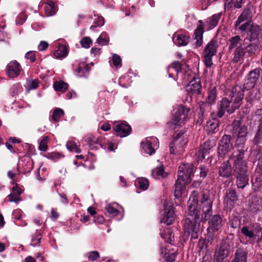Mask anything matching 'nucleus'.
Listing matches in <instances>:
<instances>
[{"instance_id":"nucleus-1","label":"nucleus","mask_w":262,"mask_h":262,"mask_svg":"<svg viewBox=\"0 0 262 262\" xmlns=\"http://www.w3.org/2000/svg\"><path fill=\"white\" fill-rule=\"evenodd\" d=\"M212 203L209 191L206 190L199 194V209L202 210V219L204 221L208 220L207 236L212 239L215 233L219 231L222 226V218L219 214L212 213Z\"/></svg>"},{"instance_id":"nucleus-2","label":"nucleus","mask_w":262,"mask_h":262,"mask_svg":"<svg viewBox=\"0 0 262 262\" xmlns=\"http://www.w3.org/2000/svg\"><path fill=\"white\" fill-rule=\"evenodd\" d=\"M199 193L193 191L187 203L188 215L184 221L183 228L185 233L191 235V238L196 239L200 231L201 211L199 209Z\"/></svg>"},{"instance_id":"nucleus-3","label":"nucleus","mask_w":262,"mask_h":262,"mask_svg":"<svg viewBox=\"0 0 262 262\" xmlns=\"http://www.w3.org/2000/svg\"><path fill=\"white\" fill-rule=\"evenodd\" d=\"M244 92L236 85L232 89L228 97H224L217 103V116L221 118L227 112L230 115L238 109L242 103Z\"/></svg>"},{"instance_id":"nucleus-4","label":"nucleus","mask_w":262,"mask_h":262,"mask_svg":"<svg viewBox=\"0 0 262 262\" xmlns=\"http://www.w3.org/2000/svg\"><path fill=\"white\" fill-rule=\"evenodd\" d=\"M229 159L233 161V174L236 179V185L238 188L244 189L249 182L247 163L244 160L243 152L236 151L229 155Z\"/></svg>"},{"instance_id":"nucleus-5","label":"nucleus","mask_w":262,"mask_h":262,"mask_svg":"<svg viewBox=\"0 0 262 262\" xmlns=\"http://www.w3.org/2000/svg\"><path fill=\"white\" fill-rule=\"evenodd\" d=\"M222 16V13L221 12L212 15L208 17L204 23L202 20L198 21L197 27L194 32L193 38L195 40L194 43V48L197 49L203 45L205 26L206 27L207 30L213 29L217 25Z\"/></svg>"},{"instance_id":"nucleus-6","label":"nucleus","mask_w":262,"mask_h":262,"mask_svg":"<svg viewBox=\"0 0 262 262\" xmlns=\"http://www.w3.org/2000/svg\"><path fill=\"white\" fill-rule=\"evenodd\" d=\"M233 127V134L237 136L235 149L231 155H233L236 152H243V156H245V152L247 148L245 146V142L247 140L246 137L248 134L247 127L245 125L241 126V122L238 120H235L232 124Z\"/></svg>"},{"instance_id":"nucleus-7","label":"nucleus","mask_w":262,"mask_h":262,"mask_svg":"<svg viewBox=\"0 0 262 262\" xmlns=\"http://www.w3.org/2000/svg\"><path fill=\"white\" fill-rule=\"evenodd\" d=\"M188 142L187 135L184 130L176 133L169 143V152L172 155H180L184 152L185 147Z\"/></svg>"},{"instance_id":"nucleus-8","label":"nucleus","mask_w":262,"mask_h":262,"mask_svg":"<svg viewBox=\"0 0 262 262\" xmlns=\"http://www.w3.org/2000/svg\"><path fill=\"white\" fill-rule=\"evenodd\" d=\"M253 17L250 7L245 8L237 17L234 25V29L239 32H246Z\"/></svg>"},{"instance_id":"nucleus-9","label":"nucleus","mask_w":262,"mask_h":262,"mask_svg":"<svg viewBox=\"0 0 262 262\" xmlns=\"http://www.w3.org/2000/svg\"><path fill=\"white\" fill-rule=\"evenodd\" d=\"M262 69L259 68H256L251 70L247 75L243 85V89L241 90L244 92V90H249L254 88L256 85L260 84L262 81Z\"/></svg>"},{"instance_id":"nucleus-10","label":"nucleus","mask_w":262,"mask_h":262,"mask_svg":"<svg viewBox=\"0 0 262 262\" xmlns=\"http://www.w3.org/2000/svg\"><path fill=\"white\" fill-rule=\"evenodd\" d=\"M174 111L172 124L174 126V129H176L177 126H180V123L187 118L190 109L183 105H181L176 107Z\"/></svg>"},{"instance_id":"nucleus-11","label":"nucleus","mask_w":262,"mask_h":262,"mask_svg":"<svg viewBox=\"0 0 262 262\" xmlns=\"http://www.w3.org/2000/svg\"><path fill=\"white\" fill-rule=\"evenodd\" d=\"M242 35H247V38L250 41L258 40L262 35V26L256 23L249 24L246 32H239Z\"/></svg>"},{"instance_id":"nucleus-12","label":"nucleus","mask_w":262,"mask_h":262,"mask_svg":"<svg viewBox=\"0 0 262 262\" xmlns=\"http://www.w3.org/2000/svg\"><path fill=\"white\" fill-rule=\"evenodd\" d=\"M231 139V136L228 135H224L222 137L217 148V154L219 157L224 158L230 149L233 148Z\"/></svg>"},{"instance_id":"nucleus-13","label":"nucleus","mask_w":262,"mask_h":262,"mask_svg":"<svg viewBox=\"0 0 262 262\" xmlns=\"http://www.w3.org/2000/svg\"><path fill=\"white\" fill-rule=\"evenodd\" d=\"M193 176V166L190 163L182 164L179 167L178 178L182 181L190 183L191 177Z\"/></svg>"},{"instance_id":"nucleus-14","label":"nucleus","mask_w":262,"mask_h":262,"mask_svg":"<svg viewBox=\"0 0 262 262\" xmlns=\"http://www.w3.org/2000/svg\"><path fill=\"white\" fill-rule=\"evenodd\" d=\"M230 253V247L226 243L221 244L215 250L213 262H228L227 258Z\"/></svg>"},{"instance_id":"nucleus-15","label":"nucleus","mask_w":262,"mask_h":262,"mask_svg":"<svg viewBox=\"0 0 262 262\" xmlns=\"http://www.w3.org/2000/svg\"><path fill=\"white\" fill-rule=\"evenodd\" d=\"M202 84L200 77L194 74L192 80L186 86V91L191 94H201L202 91Z\"/></svg>"},{"instance_id":"nucleus-16","label":"nucleus","mask_w":262,"mask_h":262,"mask_svg":"<svg viewBox=\"0 0 262 262\" xmlns=\"http://www.w3.org/2000/svg\"><path fill=\"white\" fill-rule=\"evenodd\" d=\"M176 219L174 208L172 205L164 206V212L161 219V222L170 225L173 224Z\"/></svg>"},{"instance_id":"nucleus-17","label":"nucleus","mask_w":262,"mask_h":262,"mask_svg":"<svg viewBox=\"0 0 262 262\" xmlns=\"http://www.w3.org/2000/svg\"><path fill=\"white\" fill-rule=\"evenodd\" d=\"M22 70L21 67L19 63L15 60L10 61L6 68V73L10 78L17 77Z\"/></svg>"},{"instance_id":"nucleus-18","label":"nucleus","mask_w":262,"mask_h":262,"mask_svg":"<svg viewBox=\"0 0 262 262\" xmlns=\"http://www.w3.org/2000/svg\"><path fill=\"white\" fill-rule=\"evenodd\" d=\"M34 163L32 159L28 156H25L19 161L17 170L20 173L26 174L30 173L33 167Z\"/></svg>"},{"instance_id":"nucleus-19","label":"nucleus","mask_w":262,"mask_h":262,"mask_svg":"<svg viewBox=\"0 0 262 262\" xmlns=\"http://www.w3.org/2000/svg\"><path fill=\"white\" fill-rule=\"evenodd\" d=\"M230 159L224 161L219 168L218 173L219 176L227 178L233 174V163H230Z\"/></svg>"},{"instance_id":"nucleus-20","label":"nucleus","mask_w":262,"mask_h":262,"mask_svg":"<svg viewBox=\"0 0 262 262\" xmlns=\"http://www.w3.org/2000/svg\"><path fill=\"white\" fill-rule=\"evenodd\" d=\"M116 135L120 137H125L132 132L131 126L126 122H120L115 125L113 127Z\"/></svg>"},{"instance_id":"nucleus-21","label":"nucleus","mask_w":262,"mask_h":262,"mask_svg":"<svg viewBox=\"0 0 262 262\" xmlns=\"http://www.w3.org/2000/svg\"><path fill=\"white\" fill-rule=\"evenodd\" d=\"M238 200L236 191L232 188H229L226 194V197L224 200L227 204V207L231 209L234 206L235 204Z\"/></svg>"},{"instance_id":"nucleus-22","label":"nucleus","mask_w":262,"mask_h":262,"mask_svg":"<svg viewBox=\"0 0 262 262\" xmlns=\"http://www.w3.org/2000/svg\"><path fill=\"white\" fill-rule=\"evenodd\" d=\"M91 70V67L84 61L80 62L74 70L75 75L79 77H86Z\"/></svg>"},{"instance_id":"nucleus-23","label":"nucleus","mask_w":262,"mask_h":262,"mask_svg":"<svg viewBox=\"0 0 262 262\" xmlns=\"http://www.w3.org/2000/svg\"><path fill=\"white\" fill-rule=\"evenodd\" d=\"M189 183L182 181V180L178 178L175 183L174 195L175 198L179 200L182 196V192L184 190L185 185Z\"/></svg>"},{"instance_id":"nucleus-24","label":"nucleus","mask_w":262,"mask_h":262,"mask_svg":"<svg viewBox=\"0 0 262 262\" xmlns=\"http://www.w3.org/2000/svg\"><path fill=\"white\" fill-rule=\"evenodd\" d=\"M190 37L181 33H174L173 40L178 46H185L189 42Z\"/></svg>"},{"instance_id":"nucleus-25","label":"nucleus","mask_w":262,"mask_h":262,"mask_svg":"<svg viewBox=\"0 0 262 262\" xmlns=\"http://www.w3.org/2000/svg\"><path fill=\"white\" fill-rule=\"evenodd\" d=\"M69 50L68 47L64 45H59L54 51L53 56L55 58L62 59L68 56Z\"/></svg>"},{"instance_id":"nucleus-26","label":"nucleus","mask_w":262,"mask_h":262,"mask_svg":"<svg viewBox=\"0 0 262 262\" xmlns=\"http://www.w3.org/2000/svg\"><path fill=\"white\" fill-rule=\"evenodd\" d=\"M248 253L244 249L238 248L234 253V257L231 262H247Z\"/></svg>"},{"instance_id":"nucleus-27","label":"nucleus","mask_w":262,"mask_h":262,"mask_svg":"<svg viewBox=\"0 0 262 262\" xmlns=\"http://www.w3.org/2000/svg\"><path fill=\"white\" fill-rule=\"evenodd\" d=\"M217 40L213 38L206 46L204 50L205 54L214 56L217 52Z\"/></svg>"},{"instance_id":"nucleus-28","label":"nucleus","mask_w":262,"mask_h":262,"mask_svg":"<svg viewBox=\"0 0 262 262\" xmlns=\"http://www.w3.org/2000/svg\"><path fill=\"white\" fill-rule=\"evenodd\" d=\"M219 125V120L215 118H212L208 121L206 124V130L208 134H212L216 132Z\"/></svg>"},{"instance_id":"nucleus-29","label":"nucleus","mask_w":262,"mask_h":262,"mask_svg":"<svg viewBox=\"0 0 262 262\" xmlns=\"http://www.w3.org/2000/svg\"><path fill=\"white\" fill-rule=\"evenodd\" d=\"M245 54V49L241 46H238L234 50L232 61L237 63L244 57Z\"/></svg>"},{"instance_id":"nucleus-30","label":"nucleus","mask_w":262,"mask_h":262,"mask_svg":"<svg viewBox=\"0 0 262 262\" xmlns=\"http://www.w3.org/2000/svg\"><path fill=\"white\" fill-rule=\"evenodd\" d=\"M151 176L155 179H160L167 177L168 173L165 171L163 166H160L152 170Z\"/></svg>"},{"instance_id":"nucleus-31","label":"nucleus","mask_w":262,"mask_h":262,"mask_svg":"<svg viewBox=\"0 0 262 262\" xmlns=\"http://www.w3.org/2000/svg\"><path fill=\"white\" fill-rule=\"evenodd\" d=\"M141 146L145 153L151 155L155 152V146L152 145V143L149 140H145L141 143Z\"/></svg>"},{"instance_id":"nucleus-32","label":"nucleus","mask_w":262,"mask_h":262,"mask_svg":"<svg viewBox=\"0 0 262 262\" xmlns=\"http://www.w3.org/2000/svg\"><path fill=\"white\" fill-rule=\"evenodd\" d=\"M216 97L217 90L216 87L214 86L208 91L206 101L207 102L212 105L215 103Z\"/></svg>"},{"instance_id":"nucleus-33","label":"nucleus","mask_w":262,"mask_h":262,"mask_svg":"<svg viewBox=\"0 0 262 262\" xmlns=\"http://www.w3.org/2000/svg\"><path fill=\"white\" fill-rule=\"evenodd\" d=\"M242 38L240 36L236 35L230 37L229 40L228 49L230 51L237 47L238 45L242 41Z\"/></svg>"},{"instance_id":"nucleus-34","label":"nucleus","mask_w":262,"mask_h":262,"mask_svg":"<svg viewBox=\"0 0 262 262\" xmlns=\"http://www.w3.org/2000/svg\"><path fill=\"white\" fill-rule=\"evenodd\" d=\"M216 143L214 140H208L206 141L203 144L200 145V148L204 152H208L209 150L214 146Z\"/></svg>"},{"instance_id":"nucleus-35","label":"nucleus","mask_w":262,"mask_h":262,"mask_svg":"<svg viewBox=\"0 0 262 262\" xmlns=\"http://www.w3.org/2000/svg\"><path fill=\"white\" fill-rule=\"evenodd\" d=\"M241 233L246 237L253 238L255 236L254 230L248 226H244L241 229Z\"/></svg>"},{"instance_id":"nucleus-36","label":"nucleus","mask_w":262,"mask_h":262,"mask_svg":"<svg viewBox=\"0 0 262 262\" xmlns=\"http://www.w3.org/2000/svg\"><path fill=\"white\" fill-rule=\"evenodd\" d=\"M50 141V138L49 136L42 137L39 142L38 149L40 151H46L48 149V143Z\"/></svg>"},{"instance_id":"nucleus-37","label":"nucleus","mask_w":262,"mask_h":262,"mask_svg":"<svg viewBox=\"0 0 262 262\" xmlns=\"http://www.w3.org/2000/svg\"><path fill=\"white\" fill-rule=\"evenodd\" d=\"M54 88L56 91L64 92L68 88V84L63 81H57L54 82Z\"/></svg>"},{"instance_id":"nucleus-38","label":"nucleus","mask_w":262,"mask_h":262,"mask_svg":"<svg viewBox=\"0 0 262 262\" xmlns=\"http://www.w3.org/2000/svg\"><path fill=\"white\" fill-rule=\"evenodd\" d=\"M200 113L202 116H205L207 113L210 112L211 109V104L204 101H201L199 103Z\"/></svg>"},{"instance_id":"nucleus-39","label":"nucleus","mask_w":262,"mask_h":262,"mask_svg":"<svg viewBox=\"0 0 262 262\" xmlns=\"http://www.w3.org/2000/svg\"><path fill=\"white\" fill-rule=\"evenodd\" d=\"M42 237L41 233L40 231L37 230L32 236L31 245L33 247L38 245L40 243Z\"/></svg>"},{"instance_id":"nucleus-40","label":"nucleus","mask_w":262,"mask_h":262,"mask_svg":"<svg viewBox=\"0 0 262 262\" xmlns=\"http://www.w3.org/2000/svg\"><path fill=\"white\" fill-rule=\"evenodd\" d=\"M23 91V88L19 83L14 84L10 89V94L12 97H16L18 93Z\"/></svg>"},{"instance_id":"nucleus-41","label":"nucleus","mask_w":262,"mask_h":262,"mask_svg":"<svg viewBox=\"0 0 262 262\" xmlns=\"http://www.w3.org/2000/svg\"><path fill=\"white\" fill-rule=\"evenodd\" d=\"M39 81L37 79H29L27 81L26 87L28 91L36 89L39 86Z\"/></svg>"},{"instance_id":"nucleus-42","label":"nucleus","mask_w":262,"mask_h":262,"mask_svg":"<svg viewBox=\"0 0 262 262\" xmlns=\"http://www.w3.org/2000/svg\"><path fill=\"white\" fill-rule=\"evenodd\" d=\"M108 42L109 37L106 32H102L97 40V42L101 46L106 45Z\"/></svg>"},{"instance_id":"nucleus-43","label":"nucleus","mask_w":262,"mask_h":262,"mask_svg":"<svg viewBox=\"0 0 262 262\" xmlns=\"http://www.w3.org/2000/svg\"><path fill=\"white\" fill-rule=\"evenodd\" d=\"M63 115L64 112L62 109L56 108L53 112L52 118L54 121L57 122Z\"/></svg>"},{"instance_id":"nucleus-44","label":"nucleus","mask_w":262,"mask_h":262,"mask_svg":"<svg viewBox=\"0 0 262 262\" xmlns=\"http://www.w3.org/2000/svg\"><path fill=\"white\" fill-rule=\"evenodd\" d=\"M229 223L231 227L236 229L239 227L241 220L237 216H232L229 218Z\"/></svg>"},{"instance_id":"nucleus-45","label":"nucleus","mask_w":262,"mask_h":262,"mask_svg":"<svg viewBox=\"0 0 262 262\" xmlns=\"http://www.w3.org/2000/svg\"><path fill=\"white\" fill-rule=\"evenodd\" d=\"M66 146L67 148L71 151H74L76 153H80L81 152L80 149L78 147L76 143L73 141H68Z\"/></svg>"},{"instance_id":"nucleus-46","label":"nucleus","mask_w":262,"mask_h":262,"mask_svg":"<svg viewBox=\"0 0 262 262\" xmlns=\"http://www.w3.org/2000/svg\"><path fill=\"white\" fill-rule=\"evenodd\" d=\"M12 184L14 185L12 188V192L15 194L20 196V194L23 193L24 191V188L23 186H20L16 183L12 182Z\"/></svg>"},{"instance_id":"nucleus-47","label":"nucleus","mask_w":262,"mask_h":262,"mask_svg":"<svg viewBox=\"0 0 262 262\" xmlns=\"http://www.w3.org/2000/svg\"><path fill=\"white\" fill-rule=\"evenodd\" d=\"M80 43L82 48L88 49L92 45V40L90 37H84L81 39Z\"/></svg>"},{"instance_id":"nucleus-48","label":"nucleus","mask_w":262,"mask_h":262,"mask_svg":"<svg viewBox=\"0 0 262 262\" xmlns=\"http://www.w3.org/2000/svg\"><path fill=\"white\" fill-rule=\"evenodd\" d=\"M45 10L46 13L49 15H53L56 12V8L52 2L46 4Z\"/></svg>"},{"instance_id":"nucleus-49","label":"nucleus","mask_w":262,"mask_h":262,"mask_svg":"<svg viewBox=\"0 0 262 262\" xmlns=\"http://www.w3.org/2000/svg\"><path fill=\"white\" fill-rule=\"evenodd\" d=\"M84 141L90 146H92L95 144H98L99 141L97 138L92 135L86 137Z\"/></svg>"},{"instance_id":"nucleus-50","label":"nucleus","mask_w":262,"mask_h":262,"mask_svg":"<svg viewBox=\"0 0 262 262\" xmlns=\"http://www.w3.org/2000/svg\"><path fill=\"white\" fill-rule=\"evenodd\" d=\"M213 56L211 55L204 54L203 62L207 68H210L212 66V57Z\"/></svg>"},{"instance_id":"nucleus-51","label":"nucleus","mask_w":262,"mask_h":262,"mask_svg":"<svg viewBox=\"0 0 262 262\" xmlns=\"http://www.w3.org/2000/svg\"><path fill=\"white\" fill-rule=\"evenodd\" d=\"M182 66V64L180 62L178 61H174L167 68V72L169 73L170 68H172L178 73L181 71Z\"/></svg>"},{"instance_id":"nucleus-52","label":"nucleus","mask_w":262,"mask_h":262,"mask_svg":"<svg viewBox=\"0 0 262 262\" xmlns=\"http://www.w3.org/2000/svg\"><path fill=\"white\" fill-rule=\"evenodd\" d=\"M106 210L107 212L112 216H116L120 213V211L118 209L115 208L111 205H108L106 206Z\"/></svg>"},{"instance_id":"nucleus-53","label":"nucleus","mask_w":262,"mask_h":262,"mask_svg":"<svg viewBox=\"0 0 262 262\" xmlns=\"http://www.w3.org/2000/svg\"><path fill=\"white\" fill-rule=\"evenodd\" d=\"M46 157L48 159L53 160L54 161H56L59 160L61 158L63 157V156L58 152H52L50 153H48L46 155Z\"/></svg>"},{"instance_id":"nucleus-54","label":"nucleus","mask_w":262,"mask_h":262,"mask_svg":"<svg viewBox=\"0 0 262 262\" xmlns=\"http://www.w3.org/2000/svg\"><path fill=\"white\" fill-rule=\"evenodd\" d=\"M7 197L9 201L11 202H15L17 203L19 201H21V198L20 196H19L18 195L15 194L12 192L10 194H9Z\"/></svg>"},{"instance_id":"nucleus-55","label":"nucleus","mask_w":262,"mask_h":262,"mask_svg":"<svg viewBox=\"0 0 262 262\" xmlns=\"http://www.w3.org/2000/svg\"><path fill=\"white\" fill-rule=\"evenodd\" d=\"M112 61L114 66L116 68L120 67L121 64V58L120 56L117 54H114L112 56Z\"/></svg>"},{"instance_id":"nucleus-56","label":"nucleus","mask_w":262,"mask_h":262,"mask_svg":"<svg viewBox=\"0 0 262 262\" xmlns=\"http://www.w3.org/2000/svg\"><path fill=\"white\" fill-rule=\"evenodd\" d=\"M139 187L143 190H146L149 186V182L146 179H143L138 181Z\"/></svg>"},{"instance_id":"nucleus-57","label":"nucleus","mask_w":262,"mask_h":262,"mask_svg":"<svg viewBox=\"0 0 262 262\" xmlns=\"http://www.w3.org/2000/svg\"><path fill=\"white\" fill-rule=\"evenodd\" d=\"M164 238L166 239L167 243L171 245L174 244V235L170 231H168L165 233Z\"/></svg>"},{"instance_id":"nucleus-58","label":"nucleus","mask_w":262,"mask_h":262,"mask_svg":"<svg viewBox=\"0 0 262 262\" xmlns=\"http://www.w3.org/2000/svg\"><path fill=\"white\" fill-rule=\"evenodd\" d=\"M253 186L257 188V190H260L262 188V177H256L255 181H252Z\"/></svg>"},{"instance_id":"nucleus-59","label":"nucleus","mask_w":262,"mask_h":262,"mask_svg":"<svg viewBox=\"0 0 262 262\" xmlns=\"http://www.w3.org/2000/svg\"><path fill=\"white\" fill-rule=\"evenodd\" d=\"M199 169L200 177L203 178L206 177L209 172V168L206 166L201 165Z\"/></svg>"},{"instance_id":"nucleus-60","label":"nucleus","mask_w":262,"mask_h":262,"mask_svg":"<svg viewBox=\"0 0 262 262\" xmlns=\"http://www.w3.org/2000/svg\"><path fill=\"white\" fill-rule=\"evenodd\" d=\"M257 45L255 43H250L246 46L245 50L249 54H253L256 50Z\"/></svg>"},{"instance_id":"nucleus-61","label":"nucleus","mask_w":262,"mask_h":262,"mask_svg":"<svg viewBox=\"0 0 262 262\" xmlns=\"http://www.w3.org/2000/svg\"><path fill=\"white\" fill-rule=\"evenodd\" d=\"M25 58L30 60L31 62H35L36 59L35 52L33 51L28 52L25 55Z\"/></svg>"},{"instance_id":"nucleus-62","label":"nucleus","mask_w":262,"mask_h":262,"mask_svg":"<svg viewBox=\"0 0 262 262\" xmlns=\"http://www.w3.org/2000/svg\"><path fill=\"white\" fill-rule=\"evenodd\" d=\"M206 152H204L201 148L200 147L199 150L196 152L195 155L196 157V160L198 161H203L205 158V154Z\"/></svg>"},{"instance_id":"nucleus-63","label":"nucleus","mask_w":262,"mask_h":262,"mask_svg":"<svg viewBox=\"0 0 262 262\" xmlns=\"http://www.w3.org/2000/svg\"><path fill=\"white\" fill-rule=\"evenodd\" d=\"M99 257V253L96 251H92L90 252L89 256L88 259L89 260L94 261L96 260H97Z\"/></svg>"},{"instance_id":"nucleus-64","label":"nucleus","mask_w":262,"mask_h":262,"mask_svg":"<svg viewBox=\"0 0 262 262\" xmlns=\"http://www.w3.org/2000/svg\"><path fill=\"white\" fill-rule=\"evenodd\" d=\"M177 254L176 253H172L169 254L167 256L165 257L166 262H173L175 260Z\"/></svg>"}]
</instances>
